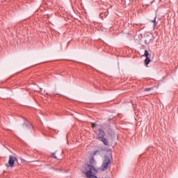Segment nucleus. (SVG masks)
<instances>
[{"instance_id":"obj_1","label":"nucleus","mask_w":178,"mask_h":178,"mask_svg":"<svg viewBox=\"0 0 178 178\" xmlns=\"http://www.w3.org/2000/svg\"><path fill=\"white\" fill-rule=\"evenodd\" d=\"M95 159L91 157L89 160V164L85 165L83 173L87 178H98L95 176L98 173V170L95 168Z\"/></svg>"},{"instance_id":"obj_2","label":"nucleus","mask_w":178,"mask_h":178,"mask_svg":"<svg viewBox=\"0 0 178 178\" xmlns=\"http://www.w3.org/2000/svg\"><path fill=\"white\" fill-rule=\"evenodd\" d=\"M95 134H97V139L99 141H102L104 145H108L109 143L108 140L105 138V131L103 129H95Z\"/></svg>"},{"instance_id":"obj_3","label":"nucleus","mask_w":178,"mask_h":178,"mask_svg":"<svg viewBox=\"0 0 178 178\" xmlns=\"http://www.w3.org/2000/svg\"><path fill=\"white\" fill-rule=\"evenodd\" d=\"M111 158L112 157H110L108 155L104 156V161H103V163L102 165V170H108V169H109V167H111Z\"/></svg>"},{"instance_id":"obj_4","label":"nucleus","mask_w":178,"mask_h":178,"mask_svg":"<svg viewBox=\"0 0 178 178\" xmlns=\"http://www.w3.org/2000/svg\"><path fill=\"white\" fill-rule=\"evenodd\" d=\"M33 129V125L28 120H25L24 124H22V130L24 131H29V130H31Z\"/></svg>"},{"instance_id":"obj_5","label":"nucleus","mask_w":178,"mask_h":178,"mask_svg":"<svg viewBox=\"0 0 178 178\" xmlns=\"http://www.w3.org/2000/svg\"><path fill=\"white\" fill-rule=\"evenodd\" d=\"M144 56H145V66H147V65H149V63L151 62V58H149V52L148 51V50H145V54Z\"/></svg>"},{"instance_id":"obj_6","label":"nucleus","mask_w":178,"mask_h":178,"mask_svg":"<svg viewBox=\"0 0 178 178\" xmlns=\"http://www.w3.org/2000/svg\"><path fill=\"white\" fill-rule=\"evenodd\" d=\"M17 159L13 156H9L8 165L10 168H13V166H15V161Z\"/></svg>"},{"instance_id":"obj_7","label":"nucleus","mask_w":178,"mask_h":178,"mask_svg":"<svg viewBox=\"0 0 178 178\" xmlns=\"http://www.w3.org/2000/svg\"><path fill=\"white\" fill-rule=\"evenodd\" d=\"M102 125H97L95 122L92 123V129H93L94 133H95V129H102Z\"/></svg>"},{"instance_id":"obj_8","label":"nucleus","mask_w":178,"mask_h":178,"mask_svg":"<svg viewBox=\"0 0 178 178\" xmlns=\"http://www.w3.org/2000/svg\"><path fill=\"white\" fill-rule=\"evenodd\" d=\"M152 23H154V27H156V17H155L154 20L152 21Z\"/></svg>"},{"instance_id":"obj_9","label":"nucleus","mask_w":178,"mask_h":178,"mask_svg":"<svg viewBox=\"0 0 178 178\" xmlns=\"http://www.w3.org/2000/svg\"><path fill=\"white\" fill-rule=\"evenodd\" d=\"M152 90H154V88H145L144 91H151Z\"/></svg>"},{"instance_id":"obj_10","label":"nucleus","mask_w":178,"mask_h":178,"mask_svg":"<svg viewBox=\"0 0 178 178\" xmlns=\"http://www.w3.org/2000/svg\"><path fill=\"white\" fill-rule=\"evenodd\" d=\"M145 44H149V42H151V39H149V40H145Z\"/></svg>"},{"instance_id":"obj_11","label":"nucleus","mask_w":178,"mask_h":178,"mask_svg":"<svg viewBox=\"0 0 178 178\" xmlns=\"http://www.w3.org/2000/svg\"><path fill=\"white\" fill-rule=\"evenodd\" d=\"M52 157L54 158V159H57L58 158L56 157V154L55 153L52 154Z\"/></svg>"},{"instance_id":"obj_12","label":"nucleus","mask_w":178,"mask_h":178,"mask_svg":"<svg viewBox=\"0 0 178 178\" xmlns=\"http://www.w3.org/2000/svg\"><path fill=\"white\" fill-rule=\"evenodd\" d=\"M98 152H99V151L96 150L93 152V155H96L97 154H98Z\"/></svg>"},{"instance_id":"obj_13","label":"nucleus","mask_w":178,"mask_h":178,"mask_svg":"<svg viewBox=\"0 0 178 178\" xmlns=\"http://www.w3.org/2000/svg\"><path fill=\"white\" fill-rule=\"evenodd\" d=\"M111 120H112V119H108V122L111 121Z\"/></svg>"},{"instance_id":"obj_14","label":"nucleus","mask_w":178,"mask_h":178,"mask_svg":"<svg viewBox=\"0 0 178 178\" xmlns=\"http://www.w3.org/2000/svg\"><path fill=\"white\" fill-rule=\"evenodd\" d=\"M147 36H148V37H152V35H147Z\"/></svg>"},{"instance_id":"obj_15","label":"nucleus","mask_w":178,"mask_h":178,"mask_svg":"<svg viewBox=\"0 0 178 178\" xmlns=\"http://www.w3.org/2000/svg\"><path fill=\"white\" fill-rule=\"evenodd\" d=\"M105 15H106V13H105Z\"/></svg>"}]
</instances>
